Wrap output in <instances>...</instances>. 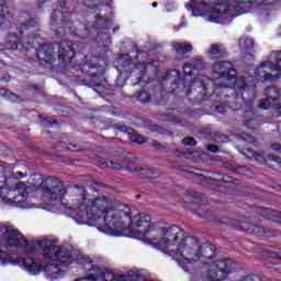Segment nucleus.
I'll use <instances>...</instances> for the list:
<instances>
[{"mask_svg": "<svg viewBox=\"0 0 281 281\" xmlns=\"http://www.w3.org/2000/svg\"><path fill=\"white\" fill-rule=\"evenodd\" d=\"M36 247L42 249V256L46 260H52L53 262H61V265H71V262H77L80 265L82 262V252L76 249H66L56 245L54 241L44 238L42 240L35 241Z\"/></svg>", "mask_w": 281, "mask_h": 281, "instance_id": "1", "label": "nucleus"}, {"mask_svg": "<svg viewBox=\"0 0 281 281\" xmlns=\"http://www.w3.org/2000/svg\"><path fill=\"white\" fill-rule=\"evenodd\" d=\"M146 235L151 236L155 245L166 247V249H170V247L179 249L181 245L179 240H183V231L181 228L175 225L167 227L162 222L149 225Z\"/></svg>", "mask_w": 281, "mask_h": 281, "instance_id": "2", "label": "nucleus"}, {"mask_svg": "<svg viewBox=\"0 0 281 281\" xmlns=\"http://www.w3.org/2000/svg\"><path fill=\"white\" fill-rule=\"evenodd\" d=\"M132 218L133 211L126 204H119L115 209L106 211L105 215H103L104 225L110 234L124 229L126 225L131 224Z\"/></svg>", "mask_w": 281, "mask_h": 281, "instance_id": "3", "label": "nucleus"}, {"mask_svg": "<svg viewBox=\"0 0 281 281\" xmlns=\"http://www.w3.org/2000/svg\"><path fill=\"white\" fill-rule=\"evenodd\" d=\"M20 20L23 21L20 26L21 46L24 49H34V38L38 36L37 32H41V23L36 18L30 15L27 11L20 12Z\"/></svg>", "mask_w": 281, "mask_h": 281, "instance_id": "4", "label": "nucleus"}, {"mask_svg": "<svg viewBox=\"0 0 281 281\" xmlns=\"http://www.w3.org/2000/svg\"><path fill=\"white\" fill-rule=\"evenodd\" d=\"M251 9V0H227V2H216L213 8L209 10L210 21L221 23V19L225 18L228 10H235L239 14H247Z\"/></svg>", "mask_w": 281, "mask_h": 281, "instance_id": "5", "label": "nucleus"}, {"mask_svg": "<svg viewBox=\"0 0 281 281\" xmlns=\"http://www.w3.org/2000/svg\"><path fill=\"white\" fill-rule=\"evenodd\" d=\"M40 188L43 191L42 201L45 203V205H56L58 200L63 199V196H65L67 193V190H65V183L54 177L43 179Z\"/></svg>", "mask_w": 281, "mask_h": 281, "instance_id": "6", "label": "nucleus"}, {"mask_svg": "<svg viewBox=\"0 0 281 281\" xmlns=\"http://www.w3.org/2000/svg\"><path fill=\"white\" fill-rule=\"evenodd\" d=\"M2 243L4 247H23L29 255L36 251V241L27 240L23 234L12 228V226L4 227L2 232Z\"/></svg>", "mask_w": 281, "mask_h": 281, "instance_id": "7", "label": "nucleus"}, {"mask_svg": "<svg viewBox=\"0 0 281 281\" xmlns=\"http://www.w3.org/2000/svg\"><path fill=\"white\" fill-rule=\"evenodd\" d=\"M271 58H274L276 65L271 61H263L257 68L256 76L259 80L276 82L278 78H281V52H273Z\"/></svg>", "mask_w": 281, "mask_h": 281, "instance_id": "8", "label": "nucleus"}, {"mask_svg": "<svg viewBox=\"0 0 281 281\" xmlns=\"http://www.w3.org/2000/svg\"><path fill=\"white\" fill-rule=\"evenodd\" d=\"M201 248V241L194 236L184 237L178 248L169 249L170 254L179 251L182 258L192 265L199 262V251Z\"/></svg>", "mask_w": 281, "mask_h": 281, "instance_id": "9", "label": "nucleus"}, {"mask_svg": "<svg viewBox=\"0 0 281 281\" xmlns=\"http://www.w3.org/2000/svg\"><path fill=\"white\" fill-rule=\"evenodd\" d=\"M236 271V262L232 259H220L209 265L205 278L207 281H222Z\"/></svg>", "mask_w": 281, "mask_h": 281, "instance_id": "10", "label": "nucleus"}, {"mask_svg": "<svg viewBox=\"0 0 281 281\" xmlns=\"http://www.w3.org/2000/svg\"><path fill=\"white\" fill-rule=\"evenodd\" d=\"M161 87H168L171 93H183L186 91V82L179 76V70H168L162 74L160 79Z\"/></svg>", "mask_w": 281, "mask_h": 281, "instance_id": "11", "label": "nucleus"}, {"mask_svg": "<svg viewBox=\"0 0 281 281\" xmlns=\"http://www.w3.org/2000/svg\"><path fill=\"white\" fill-rule=\"evenodd\" d=\"M149 223L150 215H148L147 213H139L137 215H134L132 221H130L128 231L131 234H134V236H137V238L147 237L149 240H151L153 236L147 235L148 228L139 231V227H146Z\"/></svg>", "mask_w": 281, "mask_h": 281, "instance_id": "12", "label": "nucleus"}, {"mask_svg": "<svg viewBox=\"0 0 281 281\" xmlns=\"http://www.w3.org/2000/svg\"><path fill=\"white\" fill-rule=\"evenodd\" d=\"M188 100L193 104H203L207 100V89L202 80L195 79L190 83V89L184 91Z\"/></svg>", "mask_w": 281, "mask_h": 281, "instance_id": "13", "label": "nucleus"}, {"mask_svg": "<svg viewBox=\"0 0 281 281\" xmlns=\"http://www.w3.org/2000/svg\"><path fill=\"white\" fill-rule=\"evenodd\" d=\"M50 25L52 27H56L54 30L56 36H65V33L67 31L70 32L71 27H74V22L63 11L55 10L50 16Z\"/></svg>", "mask_w": 281, "mask_h": 281, "instance_id": "14", "label": "nucleus"}, {"mask_svg": "<svg viewBox=\"0 0 281 281\" xmlns=\"http://www.w3.org/2000/svg\"><path fill=\"white\" fill-rule=\"evenodd\" d=\"M65 190L74 207H82V205H87L88 201L91 202V200L87 198V189L82 186L70 184Z\"/></svg>", "mask_w": 281, "mask_h": 281, "instance_id": "15", "label": "nucleus"}, {"mask_svg": "<svg viewBox=\"0 0 281 281\" xmlns=\"http://www.w3.org/2000/svg\"><path fill=\"white\" fill-rule=\"evenodd\" d=\"M93 60H95V58L85 63L81 67V71H83V74H89L88 80L90 85L97 87L99 91H102L104 89V75L100 72H89V69H95V67H98L97 65H93Z\"/></svg>", "mask_w": 281, "mask_h": 281, "instance_id": "16", "label": "nucleus"}, {"mask_svg": "<svg viewBox=\"0 0 281 281\" xmlns=\"http://www.w3.org/2000/svg\"><path fill=\"white\" fill-rule=\"evenodd\" d=\"M213 69L218 74L222 80L232 82V80L238 78V71L234 69V66H232L229 61H217L214 64Z\"/></svg>", "mask_w": 281, "mask_h": 281, "instance_id": "17", "label": "nucleus"}, {"mask_svg": "<svg viewBox=\"0 0 281 281\" xmlns=\"http://www.w3.org/2000/svg\"><path fill=\"white\" fill-rule=\"evenodd\" d=\"M4 176V186L1 188H8L9 190H12V188H16L18 190H21V196L22 199H27V187H25V183L23 182H16V175L10 170V167L7 166V170L2 171Z\"/></svg>", "mask_w": 281, "mask_h": 281, "instance_id": "18", "label": "nucleus"}, {"mask_svg": "<svg viewBox=\"0 0 281 281\" xmlns=\"http://www.w3.org/2000/svg\"><path fill=\"white\" fill-rule=\"evenodd\" d=\"M58 60L61 65H69L76 56V48H74V42L64 40L58 45Z\"/></svg>", "mask_w": 281, "mask_h": 281, "instance_id": "19", "label": "nucleus"}, {"mask_svg": "<svg viewBox=\"0 0 281 281\" xmlns=\"http://www.w3.org/2000/svg\"><path fill=\"white\" fill-rule=\"evenodd\" d=\"M266 99L258 101V109H262V111H267V109H271L273 104L280 100V89L278 86H269L265 90Z\"/></svg>", "mask_w": 281, "mask_h": 281, "instance_id": "20", "label": "nucleus"}, {"mask_svg": "<svg viewBox=\"0 0 281 281\" xmlns=\"http://www.w3.org/2000/svg\"><path fill=\"white\" fill-rule=\"evenodd\" d=\"M36 58L42 65H54L56 63V55L54 54V45L43 43L36 50Z\"/></svg>", "mask_w": 281, "mask_h": 281, "instance_id": "21", "label": "nucleus"}, {"mask_svg": "<svg viewBox=\"0 0 281 281\" xmlns=\"http://www.w3.org/2000/svg\"><path fill=\"white\" fill-rule=\"evenodd\" d=\"M75 207L77 209H72L70 216L76 223L85 225L89 223V221H98V218H100V215H93V213L91 211L89 212V209L85 205Z\"/></svg>", "mask_w": 281, "mask_h": 281, "instance_id": "22", "label": "nucleus"}, {"mask_svg": "<svg viewBox=\"0 0 281 281\" xmlns=\"http://www.w3.org/2000/svg\"><path fill=\"white\" fill-rule=\"evenodd\" d=\"M241 93L238 94H234L227 102H228V106L229 109H232L233 111H240V109H243L244 106H247V109H251V101H246L245 102V93H247V91H249V86L247 83H244L241 86Z\"/></svg>", "mask_w": 281, "mask_h": 281, "instance_id": "23", "label": "nucleus"}, {"mask_svg": "<svg viewBox=\"0 0 281 281\" xmlns=\"http://www.w3.org/2000/svg\"><path fill=\"white\" fill-rule=\"evenodd\" d=\"M91 205L92 207L90 209V212H97L95 214H93V216H104L106 215V212H109V210H113L111 209V201H109V198L104 196V195H99L97 198H94L91 201Z\"/></svg>", "mask_w": 281, "mask_h": 281, "instance_id": "24", "label": "nucleus"}, {"mask_svg": "<svg viewBox=\"0 0 281 281\" xmlns=\"http://www.w3.org/2000/svg\"><path fill=\"white\" fill-rule=\"evenodd\" d=\"M216 256V247L210 243H202L198 252V260L202 265H207L206 260H213Z\"/></svg>", "mask_w": 281, "mask_h": 281, "instance_id": "25", "label": "nucleus"}, {"mask_svg": "<svg viewBox=\"0 0 281 281\" xmlns=\"http://www.w3.org/2000/svg\"><path fill=\"white\" fill-rule=\"evenodd\" d=\"M113 128L115 131H120L121 133H126L128 135V139H131V142L134 144H144L147 142L143 135H139L137 132H135V130L126 126L125 124L114 123Z\"/></svg>", "mask_w": 281, "mask_h": 281, "instance_id": "26", "label": "nucleus"}, {"mask_svg": "<svg viewBox=\"0 0 281 281\" xmlns=\"http://www.w3.org/2000/svg\"><path fill=\"white\" fill-rule=\"evenodd\" d=\"M4 48L9 49L10 52H14L20 49V52H30V49H25L21 45V37L16 35V33H9L5 37Z\"/></svg>", "mask_w": 281, "mask_h": 281, "instance_id": "27", "label": "nucleus"}, {"mask_svg": "<svg viewBox=\"0 0 281 281\" xmlns=\"http://www.w3.org/2000/svg\"><path fill=\"white\" fill-rule=\"evenodd\" d=\"M205 69V61L202 58L195 57L183 65L184 76L192 77L193 71H203Z\"/></svg>", "mask_w": 281, "mask_h": 281, "instance_id": "28", "label": "nucleus"}, {"mask_svg": "<svg viewBox=\"0 0 281 281\" xmlns=\"http://www.w3.org/2000/svg\"><path fill=\"white\" fill-rule=\"evenodd\" d=\"M65 34H72V36H77V38H89V29L87 24L82 22L72 23L71 30L66 31Z\"/></svg>", "mask_w": 281, "mask_h": 281, "instance_id": "29", "label": "nucleus"}, {"mask_svg": "<svg viewBox=\"0 0 281 281\" xmlns=\"http://www.w3.org/2000/svg\"><path fill=\"white\" fill-rule=\"evenodd\" d=\"M207 54L210 58L217 60L218 58H225V56H227V49H225L223 44H213L211 45Z\"/></svg>", "mask_w": 281, "mask_h": 281, "instance_id": "30", "label": "nucleus"}, {"mask_svg": "<svg viewBox=\"0 0 281 281\" xmlns=\"http://www.w3.org/2000/svg\"><path fill=\"white\" fill-rule=\"evenodd\" d=\"M92 159L94 161H98L101 166H105L106 168H110V170H124V165L120 162L112 161L106 158H102L98 155H93Z\"/></svg>", "mask_w": 281, "mask_h": 281, "instance_id": "31", "label": "nucleus"}, {"mask_svg": "<svg viewBox=\"0 0 281 281\" xmlns=\"http://www.w3.org/2000/svg\"><path fill=\"white\" fill-rule=\"evenodd\" d=\"M93 43L98 45V47L106 48L109 45H111V35L106 32L98 33L93 38Z\"/></svg>", "mask_w": 281, "mask_h": 281, "instance_id": "32", "label": "nucleus"}, {"mask_svg": "<svg viewBox=\"0 0 281 281\" xmlns=\"http://www.w3.org/2000/svg\"><path fill=\"white\" fill-rule=\"evenodd\" d=\"M12 21V13H10V9L5 5L3 0H0V25H5V23H10Z\"/></svg>", "mask_w": 281, "mask_h": 281, "instance_id": "33", "label": "nucleus"}, {"mask_svg": "<svg viewBox=\"0 0 281 281\" xmlns=\"http://www.w3.org/2000/svg\"><path fill=\"white\" fill-rule=\"evenodd\" d=\"M111 23H113V20H111V18L98 14L95 16L93 27L94 30H109V25H111Z\"/></svg>", "mask_w": 281, "mask_h": 281, "instance_id": "34", "label": "nucleus"}, {"mask_svg": "<svg viewBox=\"0 0 281 281\" xmlns=\"http://www.w3.org/2000/svg\"><path fill=\"white\" fill-rule=\"evenodd\" d=\"M81 2L83 5H86V8H91V10H94V12H98L100 8L111 10V8L106 3L102 2V0H81Z\"/></svg>", "mask_w": 281, "mask_h": 281, "instance_id": "35", "label": "nucleus"}, {"mask_svg": "<svg viewBox=\"0 0 281 281\" xmlns=\"http://www.w3.org/2000/svg\"><path fill=\"white\" fill-rule=\"evenodd\" d=\"M155 175V171L148 167H139L135 168L134 177H137L138 179H150Z\"/></svg>", "mask_w": 281, "mask_h": 281, "instance_id": "36", "label": "nucleus"}, {"mask_svg": "<svg viewBox=\"0 0 281 281\" xmlns=\"http://www.w3.org/2000/svg\"><path fill=\"white\" fill-rule=\"evenodd\" d=\"M172 47L177 54H189V52H192V44L186 42H173Z\"/></svg>", "mask_w": 281, "mask_h": 281, "instance_id": "37", "label": "nucleus"}, {"mask_svg": "<svg viewBox=\"0 0 281 281\" xmlns=\"http://www.w3.org/2000/svg\"><path fill=\"white\" fill-rule=\"evenodd\" d=\"M23 267L27 269V271H41V266L36 263L34 257H26L23 260Z\"/></svg>", "mask_w": 281, "mask_h": 281, "instance_id": "38", "label": "nucleus"}, {"mask_svg": "<svg viewBox=\"0 0 281 281\" xmlns=\"http://www.w3.org/2000/svg\"><path fill=\"white\" fill-rule=\"evenodd\" d=\"M205 5H210L206 0H191V3H187L188 10H205Z\"/></svg>", "mask_w": 281, "mask_h": 281, "instance_id": "39", "label": "nucleus"}, {"mask_svg": "<svg viewBox=\"0 0 281 281\" xmlns=\"http://www.w3.org/2000/svg\"><path fill=\"white\" fill-rule=\"evenodd\" d=\"M198 135H201L204 139H213L214 130H212V125H206L198 130Z\"/></svg>", "mask_w": 281, "mask_h": 281, "instance_id": "40", "label": "nucleus"}, {"mask_svg": "<svg viewBox=\"0 0 281 281\" xmlns=\"http://www.w3.org/2000/svg\"><path fill=\"white\" fill-rule=\"evenodd\" d=\"M212 142H215V144H229L231 139L229 136L218 131H214Z\"/></svg>", "mask_w": 281, "mask_h": 281, "instance_id": "41", "label": "nucleus"}, {"mask_svg": "<svg viewBox=\"0 0 281 281\" xmlns=\"http://www.w3.org/2000/svg\"><path fill=\"white\" fill-rule=\"evenodd\" d=\"M143 76H157V67L154 63H147L142 71Z\"/></svg>", "mask_w": 281, "mask_h": 281, "instance_id": "42", "label": "nucleus"}, {"mask_svg": "<svg viewBox=\"0 0 281 281\" xmlns=\"http://www.w3.org/2000/svg\"><path fill=\"white\" fill-rule=\"evenodd\" d=\"M136 100L140 102V104H148V102H150V93L146 90H140L136 95Z\"/></svg>", "mask_w": 281, "mask_h": 281, "instance_id": "43", "label": "nucleus"}, {"mask_svg": "<svg viewBox=\"0 0 281 281\" xmlns=\"http://www.w3.org/2000/svg\"><path fill=\"white\" fill-rule=\"evenodd\" d=\"M254 232H258L259 234H265V236H268V238H276L278 236V232L262 228L261 226H255Z\"/></svg>", "mask_w": 281, "mask_h": 281, "instance_id": "44", "label": "nucleus"}, {"mask_svg": "<svg viewBox=\"0 0 281 281\" xmlns=\"http://www.w3.org/2000/svg\"><path fill=\"white\" fill-rule=\"evenodd\" d=\"M235 137L236 139H243V142H247L248 144H254V142H256V138H254V136L245 132H239L235 134Z\"/></svg>", "mask_w": 281, "mask_h": 281, "instance_id": "45", "label": "nucleus"}, {"mask_svg": "<svg viewBox=\"0 0 281 281\" xmlns=\"http://www.w3.org/2000/svg\"><path fill=\"white\" fill-rule=\"evenodd\" d=\"M239 46L241 47V49H246V50L254 49V40L249 37L240 38Z\"/></svg>", "mask_w": 281, "mask_h": 281, "instance_id": "46", "label": "nucleus"}, {"mask_svg": "<svg viewBox=\"0 0 281 281\" xmlns=\"http://www.w3.org/2000/svg\"><path fill=\"white\" fill-rule=\"evenodd\" d=\"M0 95L1 98H9V100H12V98L21 99L16 93L9 91L8 88H0Z\"/></svg>", "mask_w": 281, "mask_h": 281, "instance_id": "47", "label": "nucleus"}, {"mask_svg": "<svg viewBox=\"0 0 281 281\" xmlns=\"http://www.w3.org/2000/svg\"><path fill=\"white\" fill-rule=\"evenodd\" d=\"M117 63L119 65H121V67H128V65H131V63H133L131 60V55L126 54V55H121L117 58Z\"/></svg>", "mask_w": 281, "mask_h": 281, "instance_id": "48", "label": "nucleus"}, {"mask_svg": "<svg viewBox=\"0 0 281 281\" xmlns=\"http://www.w3.org/2000/svg\"><path fill=\"white\" fill-rule=\"evenodd\" d=\"M244 125L247 126V128H250L251 131H256L260 124L258 123V120L256 119H248L244 121Z\"/></svg>", "mask_w": 281, "mask_h": 281, "instance_id": "49", "label": "nucleus"}, {"mask_svg": "<svg viewBox=\"0 0 281 281\" xmlns=\"http://www.w3.org/2000/svg\"><path fill=\"white\" fill-rule=\"evenodd\" d=\"M221 181H223V183H233L234 186H240V180L234 179L232 176L228 175H223Z\"/></svg>", "mask_w": 281, "mask_h": 281, "instance_id": "50", "label": "nucleus"}, {"mask_svg": "<svg viewBox=\"0 0 281 281\" xmlns=\"http://www.w3.org/2000/svg\"><path fill=\"white\" fill-rule=\"evenodd\" d=\"M5 227L4 225H0V232L3 234V232H5ZM8 262H10V260H8V258H5V254L3 251L0 250V265H8Z\"/></svg>", "mask_w": 281, "mask_h": 281, "instance_id": "51", "label": "nucleus"}, {"mask_svg": "<svg viewBox=\"0 0 281 281\" xmlns=\"http://www.w3.org/2000/svg\"><path fill=\"white\" fill-rule=\"evenodd\" d=\"M181 144H183L184 146L194 147L196 146V139H194V137L192 136H188L181 139Z\"/></svg>", "mask_w": 281, "mask_h": 281, "instance_id": "52", "label": "nucleus"}, {"mask_svg": "<svg viewBox=\"0 0 281 281\" xmlns=\"http://www.w3.org/2000/svg\"><path fill=\"white\" fill-rule=\"evenodd\" d=\"M235 175H247L249 172V168L247 166H235Z\"/></svg>", "mask_w": 281, "mask_h": 281, "instance_id": "53", "label": "nucleus"}, {"mask_svg": "<svg viewBox=\"0 0 281 281\" xmlns=\"http://www.w3.org/2000/svg\"><path fill=\"white\" fill-rule=\"evenodd\" d=\"M231 225H233L237 229H240L241 232H249V228L245 226V223H238L237 221H232Z\"/></svg>", "mask_w": 281, "mask_h": 281, "instance_id": "54", "label": "nucleus"}, {"mask_svg": "<svg viewBox=\"0 0 281 281\" xmlns=\"http://www.w3.org/2000/svg\"><path fill=\"white\" fill-rule=\"evenodd\" d=\"M247 151L251 153L255 156L256 161H259V164H265V156L254 151V149L251 148H248Z\"/></svg>", "mask_w": 281, "mask_h": 281, "instance_id": "55", "label": "nucleus"}, {"mask_svg": "<svg viewBox=\"0 0 281 281\" xmlns=\"http://www.w3.org/2000/svg\"><path fill=\"white\" fill-rule=\"evenodd\" d=\"M243 63H245L246 65H251L254 63V55L251 53L244 54Z\"/></svg>", "mask_w": 281, "mask_h": 281, "instance_id": "56", "label": "nucleus"}, {"mask_svg": "<svg viewBox=\"0 0 281 281\" xmlns=\"http://www.w3.org/2000/svg\"><path fill=\"white\" fill-rule=\"evenodd\" d=\"M205 148H206V150H207L209 153H214V154L221 153V148L218 147V145L207 144V145L205 146Z\"/></svg>", "mask_w": 281, "mask_h": 281, "instance_id": "57", "label": "nucleus"}, {"mask_svg": "<svg viewBox=\"0 0 281 281\" xmlns=\"http://www.w3.org/2000/svg\"><path fill=\"white\" fill-rule=\"evenodd\" d=\"M190 196L193 199H199V201H204L205 196L196 191H190L189 192Z\"/></svg>", "mask_w": 281, "mask_h": 281, "instance_id": "58", "label": "nucleus"}, {"mask_svg": "<svg viewBox=\"0 0 281 281\" xmlns=\"http://www.w3.org/2000/svg\"><path fill=\"white\" fill-rule=\"evenodd\" d=\"M268 159L270 161H276V164H281V158L278 155L269 154Z\"/></svg>", "mask_w": 281, "mask_h": 281, "instance_id": "59", "label": "nucleus"}, {"mask_svg": "<svg viewBox=\"0 0 281 281\" xmlns=\"http://www.w3.org/2000/svg\"><path fill=\"white\" fill-rule=\"evenodd\" d=\"M214 111H216L217 113H225L227 111V108H225V105L223 104H216L214 106Z\"/></svg>", "mask_w": 281, "mask_h": 281, "instance_id": "60", "label": "nucleus"}, {"mask_svg": "<svg viewBox=\"0 0 281 281\" xmlns=\"http://www.w3.org/2000/svg\"><path fill=\"white\" fill-rule=\"evenodd\" d=\"M153 146H154V148H156L157 150H166V145H162L161 143H159V142H157V140H155V142L153 143Z\"/></svg>", "mask_w": 281, "mask_h": 281, "instance_id": "61", "label": "nucleus"}, {"mask_svg": "<svg viewBox=\"0 0 281 281\" xmlns=\"http://www.w3.org/2000/svg\"><path fill=\"white\" fill-rule=\"evenodd\" d=\"M223 168H225V170H231L232 172H234L236 166L232 165L231 162H223Z\"/></svg>", "mask_w": 281, "mask_h": 281, "instance_id": "62", "label": "nucleus"}, {"mask_svg": "<svg viewBox=\"0 0 281 281\" xmlns=\"http://www.w3.org/2000/svg\"><path fill=\"white\" fill-rule=\"evenodd\" d=\"M272 109L277 111V117H281V103H273Z\"/></svg>", "mask_w": 281, "mask_h": 281, "instance_id": "63", "label": "nucleus"}, {"mask_svg": "<svg viewBox=\"0 0 281 281\" xmlns=\"http://www.w3.org/2000/svg\"><path fill=\"white\" fill-rule=\"evenodd\" d=\"M261 216H266L267 218H271V216H273V213L270 209H265L262 212H261Z\"/></svg>", "mask_w": 281, "mask_h": 281, "instance_id": "64", "label": "nucleus"}]
</instances>
